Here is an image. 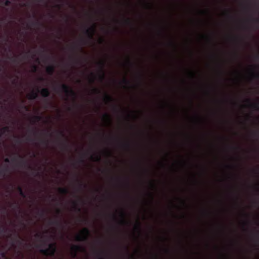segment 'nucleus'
I'll list each match as a JSON object with an SVG mask.
<instances>
[{
    "label": "nucleus",
    "instance_id": "nucleus-1",
    "mask_svg": "<svg viewBox=\"0 0 259 259\" xmlns=\"http://www.w3.org/2000/svg\"><path fill=\"white\" fill-rule=\"evenodd\" d=\"M48 246L49 247L48 248L40 249V252L46 255L54 256L57 251L56 243H50Z\"/></svg>",
    "mask_w": 259,
    "mask_h": 259
},
{
    "label": "nucleus",
    "instance_id": "nucleus-2",
    "mask_svg": "<svg viewBox=\"0 0 259 259\" xmlns=\"http://www.w3.org/2000/svg\"><path fill=\"white\" fill-rule=\"evenodd\" d=\"M90 235V231L87 228H84L81 232V234H76L75 236V240L77 241H85L88 240Z\"/></svg>",
    "mask_w": 259,
    "mask_h": 259
},
{
    "label": "nucleus",
    "instance_id": "nucleus-3",
    "mask_svg": "<svg viewBox=\"0 0 259 259\" xmlns=\"http://www.w3.org/2000/svg\"><path fill=\"white\" fill-rule=\"evenodd\" d=\"M60 91L66 95V96H71L73 97L74 100H75L76 96V93L68 85L65 84H62L60 88Z\"/></svg>",
    "mask_w": 259,
    "mask_h": 259
},
{
    "label": "nucleus",
    "instance_id": "nucleus-4",
    "mask_svg": "<svg viewBox=\"0 0 259 259\" xmlns=\"http://www.w3.org/2000/svg\"><path fill=\"white\" fill-rule=\"evenodd\" d=\"M96 32V26L93 24L90 28H87L85 30V33L88 36L90 39H93V36Z\"/></svg>",
    "mask_w": 259,
    "mask_h": 259
},
{
    "label": "nucleus",
    "instance_id": "nucleus-5",
    "mask_svg": "<svg viewBox=\"0 0 259 259\" xmlns=\"http://www.w3.org/2000/svg\"><path fill=\"white\" fill-rule=\"evenodd\" d=\"M98 64L100 68L101 75L100 76V78L101 80H104L105 78V73L104 71V68L105 66V61H101L98 63Z\"/></svg>",
    "mask_w": 259,
    "mask_h": 259
},
{
    "label": "nucleus",
    "instance_id": "nucleus-6",
    "mask_svg": "<svg viewBox=\"0 0 259 259\" xmlns=\"http://www.w3.org/2000/svg\"><path fill=\"white\" fill-rule=\"evenodd\" d=\"M17 155L20 160L18 161V159L17 158L14 157L12 159V161L14 162H18L19 165L20 166L26 165L27 164V162L24 160V157L18 154Z\"/></svg>",
    "mask_w": 259,
    "mask_h": 259
},
{
    "label": "nucleus",
    "instance_id": "nucleus-7",
    "mask_svg": "<svg viewBox=\"0 0 259 259\" xmlns=\"http://www.w3.org/2000/svg\"><path fill=\"white\" fill-rule=\"evenodd\" d=\"M71 250L73 251V256L75 257L78 251H84V248L80 245H74L71 246Z\"/></svg>",
    "mask_w": 259,
    "mask_h": 259
},
{
    "label": "nucleus",
    "instance_id": "nucleus-8",
    "mask_svg": "<svg viewBox=\"0 0 259 259\" xmlns=\"http://www.w3.org/2000/svg\"><path fill=\"white\" fill-rule=\"evenodd\" d=\"M41 95L45 98H47L50 95V91L48 88H43L40 91Z\"/></svg>",
    "mask_w": 259,
    "mask_h": 259
},
{
    "label": "nucleus",
    "instance_id": "nucleus-9",
    "mask_svg": "<svg viewBox=\"0 0 259 259\" xmlns=\"http://www.w3.org/2000/svg\"><path fill=\"white\" fill-rule=\"evenodd\" d=\"M39 92L38 89L37 90V92H35L32 91L30 94L28 95V98L29 100H35L38 97L37 92Z\"/></svg>",
    "mask_w": 259,
    "mask_h": 259
},
{
    "label": "nucleus",
    "instance_id": "nucleus-10",
    "mask_svg": "<svg viewBox=\"0 0 259 259\" xmlns=\"http://www.w3.org/2000/svg\"><path fill=\"white\" fill-rule=\"evenodd\" d=\"M55 71V67L53 65L48 66L46 68L47 73L50 75H52Z\"/></svg>",
    "mask_w": 259,
    "mask_h": 259
},
{
    "label": "nucleus",
    "instance_id": "nucleus-11",
    "mask_svg": "<svg viewBox=\"0 0 259 259\" xmlns=\"http://www.w3.org/2000/svg\"><path fill=\"white\" fill-rule=\"evenodd\" d=\"M104 100L106 103H112L114 101V99L110 95L105 93Z\"/></svg>",
    "mask_w": 259,
    "mask_h": 259
},
{
    "label": "nucleus",
    "instance_id": "nucleus-12",
    "mask_svg": "<svg viewBox=\"0 0 259 259\" xmlns=\"http://www.w3.org/2000/svg\"><path fill=\"white\" fill-rule=\"evenodd\" d=\"M121 216L122 218V219L120 221L121 224L122 225H127L128 224V222L125 220V213L123 211L121 212Z\"/></svg>",
    "mask_w": 259,
    "mask_h": 259
},
{
    "label": "nucleus",
    "instance_id": "nucleus-13",
    "mask_svg": "<svg viewBox=\"0 0 259 259\" xmlns=\"http://www.w3.org/2000/svg\"><path fill=\"white\" fill-rule=\"evenodd\" d=\"M49 224L50 225H56V226H61V224L60 221L57 220H50L49 222Z\"/></svg>",
    "mask_w": 259,
    "mask_h": 259
},
{
    "label": "nucleus",
    "instance_id": "nucleus-14",
    "mask_svg": "<svg viewBox=\"0 0 259 259\" xmlns=\"http://www.w3.org/2000/svg\"><path fill=\"white\" fill-rule=\"evenodd\" d=\"M17 190L19 192L20 196H21L23 198H26V195L21 186H18L17 187Z\"/></svg>",
    "mask_w": 259,
    "mask_h": 259
},
{
    "label": "nucleus",
    "instance_id": "nucleus-15",
    "mask_svg": "<svg viewBox=\"0 0 259 259\" xmlns=\"http://www.w3.org/2000/svg\"><path fill=\"white\" fill-rule=\"evenodd\" d=\"M251 76L254 79H259V72L257 69L254 71H253L251 73Z\"/></svg>",
    "mask_w": 259,
    "mask_h": 259
},
{
    "label": "nucleus",
    "instance_id": "nucleus-16",
    "mask_svg": "<svg viewBox=\"0 0 259 259\" xmlns=\"http://www.w3.org/2000/svg\"><path fill=\"white\" fill-rule=\"evenodd\" d=\"M58 191L61 194H66L68 193V190L65 188H59Z\"/></svg>",
    "mask_w": 259,
    "mask_h": 259
},
{
    "label": "nucleus",
    "instance_id": "nucleus-17",
    "mask_svg": "<svg viewBox=\"0 0 259 259\" xmlns=\"http://www.w3.org/2000/svg\"><path fill=\"white\" fill-rule=\"evenodd\" d=\"M8 171V166L7 165L4 168L0 170V177L5 176L6 173Z\"/></svg>",
    "mask_w": 259,
    "mask_h": 259
},
{
    "label": "nucleus",
    "instance_id": "nucleus-18",
    "mask_svg": "<svg viewBox=\"0 0 259 259\" xmlns=\"http://www.w3.org/2000/svg\"><path fill=\"white\" fill-rule=\"evenodd\" d=\"M250 106L255 110L259 111V104L258 103H250Z\"/></svg>",
    "mask_w": 259,
    "mask_h": 259
},
{
    "label": "nucleus",
    "instance_id": "nucleus-19",
    "mask_svg": "<svg viewBox=\"0 0 259 259\" xmlns=\"http://www.w3.org/2000/svg\"><path fill=\"white\" fill-rule=\"evenodd\" d=\"M103 118L105 119L108 122L111 123V117L109 114L105 113L103 115Z\"/></svg>",
    "mask_w": 259,
    "mask_h": 259
},
{
    "label": "nucleus",
    "instance_id": "nucleus-20",
    "mask_svg": "<svg viewBox=\"0 0 259 259\" xmlns=\"http://www.w3.org/2000/svg\"><path fill=\"white\" fill-rule=\"evenodd\" d=\"M41 119H42V117L41 116H39V115L34 116L33 117V123L38 122V121H40L41 120Z\"/></svg>",
    "mask_w": 259,
    "mask_h": 259
},
{
    "label": "nucleus",
    "instance_id": "nucleus-21",
    "mask_svg": "<svg viewBox=\"0 0 259 259\" xmlns=\"http://www.w3.org/2000/svg\"><path fill=\"white\" fill-rule=\"evenodd\" d=\"M91 159L95 161H100L101 160V156L99 155L95 156H91Z\"/></svg>",
    "mask_w": 259,
    "mask_h": 259
},
{
    "label": "nucleus",
    "instance_id": "nucleus-22",
    "mask_svg": "<svg viewBox=\"0 0 259 259\" xmlns=\"http://www.w3.org/2000/svg\"><path fill=\"white\" fill-rule=\"evenodd\" d=\"M73 206H74L73 208H74V210L77 211V212L80 211V208L78 206L77 203L76 201H73Z\"/></svg>",
    "mask_w": 259,
    "mask_h": 259
},
{
    "label": "nucleus",
    "instance_id": "nucleus-23",
    "mask_svg": "<svg viewBox=\"0 0 259 259\" xmlns=\"http://www.w3.org/2000/svg\"><path fill=\"white\" fill-rule=\"evenodd\" d=\"M135 229L139 234L141 233V223L139 221H137V225H136Z\"/></svg>",
    "mask_w": 259,
    "mask_h": 259
},
{
    "label": "nucleus",
    "instance_id": "nucleus-24",
    "mask_svg": "<svg viewBox=\"0 0 259 259\" xmlns=\"http://www.w3.org/2000/svg\"><path fill=\"white\" fill-rule=\"evenodd\" d=\"M1 3L4 4V5L7 7L9 6L11 4V2L10 0H6L5 1L4 0H2Z\"/></svg>",
    "mask_w": 259,
    "mask_h": 259
},
{
    "label": "nucleus",
    "instance_id": "nucleus-25",
    "mask_svg": "<svg viewBox=\"0 0 259 259\" xmlns=\"http://www.w3.org/2000/svg\"><path fill=\"white\" fill-rule=\"evenodd\" d=\"M121 83H123V84H126V85H130V81L127 79H126V78H124L122 79V80L121 81Z\"/></svg>",
    "mask_w": 259,
    "mask_h": 259
},
{
    "label": "nucleus",
    "instance_id": "nucleus-26",
    "mask_svg": "<svg viewBox=\"0 0 259 259\" xmlns=\"http://www.w3.org/2000/svg\"><path fill=\"white\" fill-rule=\"evenodd\" d=\"M10 207H12L13 208H17L18 209H20V207L19 206V205L16 203H11L10 204Z\"/></svg>",
    "mask_w": 259,
    "mask_h": 259
},
{
    "label": "nucleus",
    "instance_id": "nucleus-27",
    "mask_svg": "<svg viewBox=\"0 0 259 259\" xmlns=\"http://www.w3.org/2000/svg\"><path fill=\"white\" fill-rule=\"evenodd\" d=\"M31 24L32 26H39L41 24L38 20H36L35 21L32 22L31 23Z\"/></svg>",
    "mask_w": 259,
    "mask_h": 259
},
{
    "label": "nucleus",
    "instance_id": "nucleus-28",
    "mask_svg": "<svg viewBox=\"0 0 259 259\" xmlns=\"http://www.w3.org/2000/svg\"><path fill=\"white\" fill-rule=\"evenodd\" d=\"M251 20L256 24L259 23V18L251 17Z\"/></svg>",
    "mask_w": 259,
    "mask_h": 259
},
{
    "label": "nucleus",
    "instance_id": "nucleus-29",
    "mask_svg": "<svg viewBox=\"0 0 259 259\" xmlns=\"http://www.w3.org/2000/svg\"><path fill=\"white\" fill-rule=\"evenodd\" d=\"M14 138L15 139V141L18 144H20L21 143V139L19 137H17V136H15L14 137Z\"/></svg>",
    "mask_w": 259,
    "mask_h": 259
},
{
    "label": "nucleus",
    "instance_id": "nucleus-30",
    "mask_svg": "<svg viewBox=\"0 0 259 259\" xmlns=\"http://www.w3.org/2000/svg\"><path fill=\"white\" fill-rule=\"evenodd\" d=\"M92 91L95 94H100L101 93V91L97 88H93Z\"/></svg>",
    "mask_w": 259,
    "mask_h": 259
},
{
    "label": "nucleus",
    "instance_id": "nucleus-31",
    "mask_svg": "<svg viewBox=\"0 0 259 259\" xmlns=\"http://www.w3.org/2000/svg\"><path fill=\"white\" fill-rule=\"evenodd\" d=\"M40 142L42 144H44L46 146H47L48 145V140H46L44 139H41Z\"/></svg>",
    "mask_w": 259,
    "mask_h": 259
},
{
    "label": "nucleus",
    "instance_id": "nucleus-32",
    "mask_svg": "<svg viewBox=\"0 0 259 259\" xmlns=\"http://www.w3.org/2000/svg\"><path fill=\"white\" fill-rule=\"evenodd\" d=\"M79 190H82V188H85L87 187V185L85 184H82V183L80 182L79 185Z\"/></svg>",
    "mask_w": 259,
    "mask_h": 259
},
{
    "label": "nucleus",
    "instance_id": "nucleus-33",
    "mask_svg": "<svg viewBox=\"0 0 259 259\" xmlns=\"http://www.w3.org/2000/svg\"><path fill=\"white\" fill-rule=\"evenodd\" d=\"M3 130L5 131V132L7 133L10 132V127L9 126H5L3 127Z\"/></svg>",
    "mask_w": 259,
    "mask_h": 259
},
{
    "label": "nucleus",
    "instance_id": "nucleus-34",
    "mask_svg": "<svg viewBox=\"0 0 259 259\" xmlns=\"http://www.w3.org/2000/svg\"><path fill=\"white\" fill-rule=\"evenodd\" d=\"M124 22L127 24H131V21L129 18H127L124 20Z\"/></svg>",
    "mask_w": 259,
    "mask_h": 259
},
{
    "label": "nucleus",
    "instance_id": "nucleus-35",
    "mask_svg": "<svg viewBox=\"0 0 259 259\" xmlns=\"http://www.w3.org/2000/svg\"><path fill=\"white\" fill-rule=\"evenodd\" d=\"M45 213V210H41L40 211H39V212H38V214L40 216H41V217H43V216H44Z\"/></svg>",
    "mask_w": 259,
    "mask_h": 259
},
{
    "label": "nucleus",
    "instance_id": "nucleus-36",
    "mask_svg": "<svg viewBox=\"0 0 259 259\" xmlns=\"http://www.w3.org/2000/svg\"><path fill=\"white\" fill-rule=\"evenodd\" d=\"M58 133L59 135L60 136H61V137H65V135H64V134L63 131H58Z\"/></svg>",
    "mask_w": 259,
    "mask_h": 259
},
{
    "label": "nucleus",
    "instance_id": "nucleus-37",
    "mask_svg": "<svg viewBox=\"0 0 259 259\" xmlns=\"http://www.w3.org/2000/svg\"><path fill=\"white\" fill-rule=\"evenodd\" d=\"M35 237L37 238H42L43 237V236L41 235L40 234L36 233L35 235Z\"/></svg>",
    "mask_w": 259,
    "mask_h": 259
},
{
    "label": "nucleus",
    "instance_id": "nucleus-38",
    "mask_svg": "<svg viewBox=\"0 0 259 259\" xmlns=\"http://www.w3.org/2000/svg\"><path fill=\"white\" fill-rule=\"evenodd\" d=\"M37 70V67L36 65H33L32 66V72H35Z\"/></svg>",
    "mask_w": 259,
    "mask_h": 259
},
{
    "label": "nucleus",
    "instance_id": "nucleus-39",
    "mask_svg": "<svg viewBox=\"0 0 259 259\" xmlns=\"http://www.w3.org/2000/svg\"><path fill=\"white\" fill-rule=\"evenodd\" d=\"M123 146H124V147H125L126 148H128H128H130V144L129 142H126V143H125L123 144Z\"/></svg>",
    "mask_w": 259,
    "mask_h": 259
},
{
    "label": "nucleus",
    "instance_id": "nucleus-40",
    "mask_svg": "<svg viewBox=\"0 0 259 259\" xmlns=\"http://www.w3.org/2000/svg\"><path fill=\"white\" fill-rule=\"evenodd\" d=\"M61 145H62L63 149H64L65 150L67 149V145L66 144V143H64V142L62 143Z\"/></svg>",
    "mask_w": 259,
    "mask_h": 259
},
{
    "label": "nucleus",
    "instance_id": "nucleus-41",
    "mask_svg": "<svg viewBox=\"0 0 259 259\" xmlns=\"http://www.w3.org/2000/svg\"><path fill=\"white\" fill-rule=\"evenodd\" d=\"M11 59V60H12V61L14 63H16L17 62V58L16 57H11L10 58Z\"/></svg>",
    "mask_w": 259,
    "mask_h": 259
},
{
    "label": "nucleus",
    "instance_id": "nucleus-42",
    "mask_svg": "<svg viewBox=\"0 0 259 259\" xmlns=\"http://www.w3.org/2000/svg\"><path fill=\"white\" fill-rule=\"evenodd\" d=\"M55 7L56 8H57V9H59V10H60V9H61V8H62V5L57 4V5H56L55 6Z\"/></svg>",
    "mask_w": 259,
    "mask_h": 259
},
{
    "label": "nucleus",
    "instance_id": "nucleus-43",
    "mask_svg": "<svg viewBox=\"0 0 259 259\" xmlns=\"http://www.w3.org/2000/svg\"><path fill=\"white\" fill-rule=\"evenodd\" d=\"M104 42H105V40H104L103 38H100V39H99V44H103Z\"/></svg>",
    "mask_w": 259,
    "mask_h": 259
},
{
    "label": "nucleus",
    "instance_id": "nucleus-44",
    "mask_svg": "<svg viewBox=\"0 0 259 259\" xmlns=\"http://www.w3.org/2000/svg\"><path fill=\"white\" fill-rule=\"evenodd\" d=\"M3 38L4 39V40L6 41V42H8V40H9V37H8V35H7L6 37H3Z\"/></svg>",
    "mask_w": 259,
    "mask_h": 259
},
{
    "label": "nucleus",
    "instance_id": "nucleus-45",
    "mask_svg": "<svg viewBox=\"0 0 259 259\" xmlns=\"http://www.w3.org/2000/svg\"><path fill=\"white\" fill-rule=\"evenodd\" d=\"M91 75L94 77V78L91 79V82L92 83H93V82H94V81H95V78H94L95 75H94V74L93 73H91Z\"/></svg>",
    "mask_w": 259,
    "mask_h": 259
},
{
    "label": "nucleus",
    "instance_id": "nucleus-46",
    "mask_svg": "<svg viewBox=\"0 0 259 259\" xmlns=\"http://www.w3.org/2000/svg\"><path fill=\"white\" fill-rule=\"evenodd\" d=\"M56 213H57V214H58V215H59V214H61V209H59V208H57V209H56Z\"/></svg>",
    "mask_w": 259,
    "mask_h": 259
},
{
    "label": "nucleus",
    "instance_id": "nucleus-47",
    "mask_svg": "<svg viewBox=\"0 0 259 259\" xmlns=\"http://www.w3.org/2000/svg\"><path fill=\"white\" fill-rule=\"evenodd\" d=\"M0 132L2 133L3 136L6 134V133L5 132L3 128L0 129Z\"/></svg>",
    "mask_w": 259,
    "mask_h": 259
},
{
    "label": "nucleus",
    "instance_id": "nucleus-48",
    "mask_svg": "<svg viewBox=\"0 0 259 259\" xmlns=\"http://www.w3.org/2000/svg\"><path fill=\"white\" fill-rule=\"evenodd\" d=\"M33 132V135L35 136H37L38 135V132L36 131H32Z\"/></svg>",
    "mask_w": 259,
    "mask_h": 259
},
{
    "label": "nucleus",
    "instance_id": "nucleus-49",
    "mask_svg": "<svg viewBox=\"0 0 259 259\" xmlns=\"http://www.w3.org/2000/svg\"><path fill=\"white\" fill-rule=\"evenodd\" d=\"M5 161L6 162L9 163V162H10V159H9V158H5Z\"/></svg>",
    "mask_w": 259,
    "mask_h": 259
},
{
    "label": "nucleus",
    "instance_id": "nucleus-50",
    "mask_svg": "<svg viewBox=\"0 0 259 259\" xmlns=\"http://www.w3.org/2000/svg\"><path fill=\"white\" fill-rule=\"evenodd\" d=\"M27 140L28 141H34V139H31V138H30V137H28V138H27Z\"/></svg>",
    "mask_w": 259,
    "mask_h": 259
},
{
    "label": "nucleus",
    "instance_id": "nucleus-51",
    "mask_svg": "<svg viewBox=\"0 0 259 259\" xmlns=\"http://www.w3.org/2000/svg\"><path fill=\"white\" fill-rule=\"evenodd\" d=\"M29 53H30V51H28L27 53H26V54L24 55V58H26L27 57V54H28Z\"/></svg>",
    "mask_w": 259,
    "mask_h": 259
},
{
    "label": "nucleus",
    "instance_id": "nucleus-52",
    "mask_svg": "<svg viewBox=\"0 0 259 259\" xmlns=\"http://www.w3.org/2000/svg\"><path fill=\"white\" fill-rule=\"evenodd\" d=\"M81 42H82V45L85 44L86 42L84 39H81Z\"/></svg>",
    "mask_w": 259,
    "mask_h": 259
},
{
    "label": "nucleus",
    "instance_id": "nucleus-53",
    "mask_svg": "<svg viewBox=\"0 0 259 259\" xmlns=\"http://www.w3.org/2000/svg\"><path fill=\"white\" fill-rule=\"evenodd\" d=\"M17 242L20 245H21L22 244V241L18 240H17Z\"/></svg>",
    "mask_w": 259,
    "mask_h": 259
},
{
    "label": "nucleus",
    "instance_id": "nucleus-54",
    "mask_svg": "<svg viewBox=\"0 0 259 259\" xmlns=\"http://www.w3.org/2000/svg\"><path fill=\"white\" fill-rule=\"evenodd\" d=\"M3 136V135H2V133L0 132V141L2 140Z\"/></svg>",
    "mask_w": 259,
    "mask_h": 259
},
{
    "label": "nucleus",
    "instance_id": "nucleus-55",
    "mask_svg": "<svg viewBox=\"0 0 259 259\" xmlns=\"http://www.w3.org/2000/svg\"><path fill=\"white\" fill-rule=\"evenodd\" d=\"M23 107L26 110H28V108L26 106H23Z\"/></svg>",
    "mask_w": 259,
    "mask_h": 259
},
{
    "label": "nucleus",
    "instance_id": "nucleus-56",
    "mask_svg": "<svg viewBox=\"0 0 259 259\" xmlns=\"http://www.w3.org/2000/svg\"><path fill=\"white\" fill-rule=\"evenodd\" d=\"M39 80L40 81H44V78L43 77H40V78H39Z\"/></svg>",
    "mask_w": 259,
    "mask_h": 259
},
{
    "label": "nucleus",
    "instance_id": "nucleus-57",
    "mask_svg": "<svg viewBox=\"0 0 259 259\" xmlns=\"http://www.w3.org/2000/svg\"><path fill=\"white\" fill-rule=\"evenodd\" d=\"M80 162H81V163H83L84 162V160L83 159V158H81L80 159Z\"/></svg>",
    "mask_w": 259,
    "mask_h": 259
},
{
    "label": "nucleus",
    "instance_id": "nucleus-58",
    "mask_svg": "<svg viewBox=\"0 0 259 259\" xmlns=\"http://www.w3.org/2000/svg\"><path fill=\"white\" fill-rule=\"evenodd\" d=\"M101 254H102V253H97V256L98 257H100Z\"/></svg>",
    "mask_w": 259,
    "mask_h": 259
},
{
    "label": "nucleus",
    "instance_id": "nucleus-59",
    "mask_svg": "<svg viewBox=\"0 0 259 259\" xmlns=\"http://www.w3.org/2000/svg\"><path fill=\"white\" fill-rule=\"evenodd\" d=\"M127 63H128V64H131V61H130V59H129V58H128V59H127Z\"/></svg>",
    "mask_w": 259,
    "mask_h": 259
},
{
    "label": "nucleus",
    "instance_id": "nucleus-60",
    "mask_svg": "<svg viewBox=\"0 0 259 259\" xmlns=\"http://www.w3.org/2000/svg\"><path fill=\"white\" fill-rule=\"evenodd\" d=\"M45 51V48L44 47H42L41 48V52H44Z\"/></svg>",
    "mask_w": 259,
    "mask_h": 259
},
{
    "label": "nucleus",
    "instance_id": "nucleus-61",
    "mask_svg": "<svg viewBox=\"0 0 259 259\" xmlns=\"http://www.w3.org/2000/svg\"><path fill=\"white\" fill-rule=\"evenodd\" d=\"M49 15H50V17H51V18H53L54 17V16L52 14H49Z\"/></svg>",
    "mask_w": 259,
    "mask_h": 259
},
{
    "label": "nucleus",
    "instance_id": "nucleus-62",
    "mask_svg": "<svg viewBox=\"0 0 259 259\" xmlns=\"http://www.w3.org/2000/svg\"><path fill=\"white\" fill-rule=\"evenodd\" d=\"M108 154L110 156H111V153L110 152H108Z\"/></svg>",
    "mask_w": 259,
    "mask_h": 259
},
{
    "label": "nucleus",
    "instance_id": "nucleus-63",
    "mask_svg": "<svg viewBox=\"0 0 259 259\" xmlns=\"http://www.w3.org/2000/svg\"><path fill=\"white\" fill-rule=\"evenodd\" d=\"M170 45H172V46H175V44L173 42H170Z\"/></svg>",
    "mask_w": 259,
    "mask_h": 259
},
{
    "label": "nucleus",
    "instance_id": "nucleus-64",
    "mask_svg": "<svg viewBox=\"0 0 259 259\" xmlns=\"http://www.w3.org/2000/svg\"><path fill=\"white\" fill-rule=\"evenodd\" d=\"M4 20V19L0 18V22H3Z\"/></svg>",
    "mask_w": 259,
    "mask_h": 259
}]
</instances>
